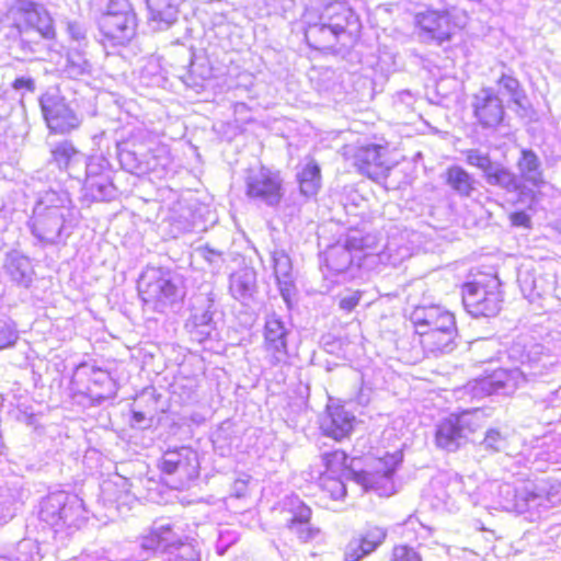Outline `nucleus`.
Here are the masks:
<instances>
[{"mask_svg": "<svg viewBox=\"0 0 561 561\" xmlns=\"http://www.w3.org/2000/svg\"><path fill=\"white\" fill-rule=\"evenodd\" d=\"M356 425L357 419L352 411L343 404L331 403L325 408L319 430L321 435L340 443L352 436Z\"/></svg>", "mask_w": 561, "mask_h": 561, "instance_id": "10", "label": "nucleus"}, {"mask_svg": "<svg viewBox=\"0 0 561 561\" xmlns=\"http://www.w3.org/2000/svg\"><path fill=\"white\" fill-rule=\"evenodd\" d=\"M139 542L142 550L150 552H165L183 545L181 536L171 525L151 527L140 536Z\"/></svg>", "mask_w": 561, "mask_h": 561, "instance_id": "17", "label": "nucleus"}, {"mask_svg": "<svg viewBox=\"0 0 561 561\" xmlns=\"http://www.w3.org/2000/svg\"><path fill=\"white\" fill-rule=\"evenodd\" d=\"M287 331L278 318H270L264 325V346L266 351L278 358L287 353Z\"/></svg>", "mask_w": 561, "mask_h": 561, "instance_id": "19", "label": "nucleus"}, {"mask_svg": "<svg viewBox=\"0 0 561 561\" xmlns=\"http://www.w3.org/2000/svg\"><path fill=\"white\" fill-rule=\"evenodd\" d=\"M388 561H423V559L414 548L408 545H396L389 553Z\"/></svg>", "mask_w": 561, "mask_h": 561, "instance_id": "31", "label": "nucleus"}, {"mask_svg": "<svg viewBox=\"0 0 561 561\" xmlns=\"http://www.w3.org/2000/svg\"><path fill=\"white\" fill-rule=\"evenodd\" d=\"M387 529L378 524H367L359 536L345 547V561H359L376 551L387 539Z\"/></svg>", "mask_w": 561, "mask_h": 561, "instance_id": "12", "label": "nucleus"}, {"mask_svg": "<svg viewBox=\"0 0 561 561\" xmlns=\"http://www.w3.org/2000/svg\"><path fill=\"white\" fill-rule=\"evenodd\" d=\"M484 427V415L477 410H463L442 419L435 428L434 443L439 449L455 451L462 443Z\"/></svg>", "mask_w": 561, "mask_h": 561, "instance_id": "3", "label": "nucleus"}, {"mask_svg": "<svg viewBox=\"0 0 561 561\" xmlns=\"http://www.w3.org/2000/svg\"><path fill=\"white\" fill-rule=\"evenodd\" d=\"M466 162L480 170L481 172L489 169V164L493 161L492 158L478 149H469L465 152Z\"/></svg>", "mask_w": 561, "mask_h": 561, "instance_id": "34", "label": "nucleus"}, {"mask_svg": "<svg viewBox=\"0 0 561 561\" xmlns=\"http://www.w3.org/2000/svg\"><path fill=\"white\" fill-rule=\"evenodd\" d=\"M36 234H38L39 237H43L44 234L46 233H49L50 231H34Z\"/></svg>", "mask_w": 561, "mask_h": 561, "instance_id": "41", "label": "nucleus"}, {"mask_svg": "<svg viewBox=\"0 0 561 561\" xmlns=\"http://www.w3.org/2000/svg\"><path fill=\"white\" fill-rule=\"evenodd\" d=\"M493 434H496L497 435V432L496 431H492ZM491 434V432L488 434V436Z\"/></svg>", "mask_w": 561, "mask_h": 561, "instance_id": "42", "label": "nucleus"}, {"mask_svg": "<svg viewBox=\"0 0 561 561\" xmlns=\"http://www.w3.org/2000/svg\"><path fill=\"white\" fill-rule=\"evenodd\" d=\"M47 217H48V214H47V213L39 214L38 222H39L41 225H44V224H45V220L47 219Z\"/></svg>", "mask_w": 561, "mask_h": 561, "instance_id": "40", "label": "nucleus"}, {"mask_svg": "<svg viewBox=\"0 0 561 561\" xmlns=\"http://www.w3.org/2000/svg\"><path fill=\"white\" fill-rule=\"evenodd\" d=\"M322 462L324 466L322 473L334 474L355 481V473H358V470L352 468L350 457L344 450L336 449L323 454Z\"/></svg>", "mask_w": 561, "mask_h": 561, "instance_id": "21", "label": "nucleus"}, {"mask_svg": "<svg viewBox=\"0 0 561 561\" xmlns=\"http://www.w3.org/2000/svg\"><path fill=\"white\" fill-rule=\"evenodd\" d=\"M352 163L362 176L376 183L388 179L396 164L390 158L389 141L385 139L356 147Z\"/></svg>", "mask_w": 561, "mask_h": 561, "instance_id": "6", "label": "nucleus"}, {"mask_svg": "<svg viewBox=\"0 0 561 561\" xmlns=\"http://www.w3.org/2000/svg\"><path fill=\"white\" fill-rule=\"evenodd\" d=\"M54 226L59 229L64 222V216L61 214L54 216Z\"/></svg>", "mask_w": 561, "mask_h": 561, "instance_id": "39", "label": "nucleus"}, {"mask_svg": "<svg viewBox=\"0 0 561 561\" xmlns=\"http://www.w3.org/2000/svg\"><path fill=\"white\" fill-rule=\"evenodd\" d=\"M520 175L538 185L543 182L538 156L529 149H523L517 161Z\"/></svg>", "mask_w": 561, "mask_h": 561, "instance_id": "26", "label": "nucleus"}, {"mask_svg": "<svg viewBox=\"0 0 561 561\" xmlns=\"http://www.w3.org/2000/svg\"><path fill=\"white\" fill-rule=\"evenodd\" d=\"M510 221L514 227L530 228L531 226V219L524 210L512 213L510 215Z\"/></svg>", "mask_w": 561, "mask_h": 561, "instance_id": "36", "label": "nucleus"}, {"mask_svg": "<svg viewBox=\"0 0 561 561\" xmlns=\"http://www.w3.org/2000/svg\"><path fill=\"white\" fill-rule=\"evenodd\" d=\"M325 24L334 37L342 34L358 32L362 28L359 15L345 1L335 0L328 3L323 10Z\"/></svg>", "mask_w": 561, "mask_h": 561, "instance_id": "13", "label": "nucleus"}, {"mask_svg": "<svg viewBox=\"0 0 561 561\" xmlns=\"http://www.w3.org/2000/svg\"><path fill=\"white\" fill-rule=\"evenodd\" d=\"M416 26L427 39L443 43L449 41L458 28L454 16L447 10H426L416 14Z\"/></svg>", "mask_w": 561, "mask_h": 561, "instance_id": "11", "label": "nucleus"}, {"mask_svg": "<svg viewBox=\"0 0 561 561\" xmlns=\"http://www.w3.org/2000/svg\"><path fill=\"white\" fill-rule=\"evenodd\" d=\"M501 91L506 92L512 101L522 106V100L524 99L523 90L519 81L508 75H502L496 81Z\"/></svg>", "mask_w": 561, "mask_h": 561, "instance_id": "30", "label": "nucleus"}, {"mask_svg": "<svg viewBox=\"0 0 561 561\" xmlns=\"http://www.w3.org/2000/svg\"><path fill=\"white\" fill-rule=\"evenodd\" d=\"M12 88L14 90L33 92L35 90V82L32 78L19 77L13 80Z\"/></svg>", "mask_w": 561, "mask_h": 561, "instance_id": "37", "label": "nucleus"}, {"mask_svg": "<svg viewBox=\"0 0 561 561\" xmlns=\"http://www.w3.org/2000/svg\"><path fill=\"white\" fill-rule=\"evenodd\" d=\"M183 0H146L151 20L173 23L178 19Z\"/></svg>", "mask_w": 561, "mask_h": 561, "instance_id": "24", "label": "nucleus"}, {"mask_svg": "<svg viewBox=\"0 0 561 561\" xmlns=\"http://www.w3.org/2000/svg\"><path fill=\"white\" fill-rule=\"evenodd\" d=\"M362 298L363 293L360 290H353L348 295L339 298V308L346 313H351L357 308Z\"/></svg>", "mask_w": 561, "mask_h": 561, "instance_id": "35", "label": "nucleus"}, {"mask_svg": "<svg viewBox=\"0 0 561 561\" xmlns=\"http://www.w3.org/2000/svg\"><path fill=\"white\" fill-rule=\"evenodd\" d=\"M5 270L12 279L22 282L30 277L32 267L30 261L25 256H12L8 260Z\"/></svg>", "mask_w": 561, "mask_h": 561, "instance_id": "29", "label": "nucleus"}, {"mask_svg": "<svg viewBox=\"0 0 561 561\" xmlns=\"http://www.w3.org/2000/svg\"><path fill=\"white\" fill-rule=\"evenodd\" d=\"M483 176L490 185L507 187L515 182V175L512 171L501 163L492 161L489 169L482 171Z\"/></svg>", "mask_w": 561, "mask_h": 561, "instance_id": "27", "label": "nucleus"}, {"mask_svg": "<svg viewBox=\"0 0 561 561\" xmlns=\"http://www.w3.org/2000/svg\"><path fill=\"white\" fill-rule=\"evenodd\" d=\"M138 295L144 304L156 310L172 305L179 297L178 286L162 267H148L139 276Z\"/></svg>", "mask_w": 561, "mask_h": 561, "instance_id": "7", "label": "nucleus"}, {"mask_svg": "<svg viewBox=\"0 0 561 561\" xmlns=\"http://www.w3.org/2000/svg\"><path fill=\"white\" fill-rule=\"evenodd\" d=\"M50 163L59 171H68L76 164L80 157V150L71 140L65 139L49 148Z\"/></svg>", "mask_w": 561, "mask_h": 561, "instance_id": "22", "label": "nucleus"}, {"mask_svg": "<svg viewBox=\"0 0 561 561\" xmlns=\"http://www.w3.org/2000/svg\"><path fill=\"white\" fill-rule=\"evenodd\" d=\"M461 302L473 318H490L499 314L503 304L502 282L496 273L477 268L470 278L460 285Z\"/></svg>", "mask_w": 561, "mask_h": 561, "instance_id": "2", "label": "nucleus"}, {"mask_svg": "<svg viewBox=\"0 0 561 561\" xmlns=\"http://www.w3.org/2000/svg\"><path fill=\"white\" fill-rule=\"evenodd\" d=\"M473 115L482 128H496L503 123L505 112L501 99L488 90L485 95L476 98Z\"/></svg>", "mask_w": 561, "mask_h": 561, "instance_id": "15", "label": "nucleus"}, {"mask_svg": "<svg viewBox=\"0 0 561 561\" xmlns=\"http://www.w3.org/2000/svg\"><path fill=\"white\" fill-rule=\"evenodd\" d=\"M112 1L100 21L102 43L110 47H122L129 44L136 35L137 18L128 2L121 9Z\"/></svg>", "mask_w": 561, "mask_h": 561, "instance_id": "5", "label": "nucleus"}, {"mask_svg": "<svg viewBox=\"0 0 561 561\" xmlns=\"http://www.w3.org/2000/svg\"><path fill=\"white\" fill-rule=\"evenodd\" d=\"M443 179L444 183L460 197H470L476 191L473 175L461 165L453 164L447 167Z\"/></svg>", "mask_w": 561, "mask_h": 561, "instance_id": "18", "label": "nucleus"}, {"mask_svg": "<svg viewBox=\"0 0 561 561\" xmlns=\"http://www.w3.org/2000/svg\"><path fill=\"white\" fill-rule=\"evenodd\" d=\"M414 341L424 354L448 353L457 345L456 317L439 306H419L410 316Z\"/></svg>", "mask_w": 561, "mask_h": 561, "instance_id": "1", "label": "nucleus"}, {"mask_svg": "<svg viewBox=\"0 0 561 561\" xmlns=\"http://www.w3.org/2000/svg\"><path fill=\"white\" fill-rule=\"evenodd\" d=\"M245 195L268 206L279 205L284 198L280 172L263 164L250 169L245 179Z\"/></svg>", "mask_w": 561, "mask_h": 561, "instance_id": "8", "label": "nucleus"}, {"mask_svg": "<svg viewBox=\"0 0 561 561\" xmlns=\"http://www.w3.org/2000/svg\"><path fill=\"white\" fill-rule=\"evenodd\" d=\"M330 28L325 24L309 25L305 32V41L307 45L316 50L328 51L335 46V41Z\"/></svg>", "mask_w": 561, "mask_h": 561, "instance_id": "23", "label": "nucleus"}, {"mask_svg": "<svg viewBox=\"0 0 561 561\" xmlns=\"http://www.w3.org/2000/svg\"><path fill=\"white\" fill-rule=\"evenodd\" d=\"M321 168L314 159H309L297 172L296 181L301 195L314 197L321 188Z\"/></svg>", "mask_w": 561, "mask_h": 561, "instance_id": "20", "label": "nucleus"}, {"mask_svg": "<svg viewBox=\"0 0 561 561\" xmlns=\"http://www.w3.org/2000/svg\"><path fill=\"white\" fill-rule=\"evenodd\" d=\"M198 459L196 451L191 447L169 449L159 462V469L165 474L184 472L187 476L197 472Z\"/></svg>", "mask_w": 561, "mask_h": 561, "instance_id": "16", "label": "nucleus"}, {"mask_svg": "<svg viewBox=\"0 0 561 561\" xmlns=\"http://www.w3.org/2000/svg\"><path fill=\"white\" fill-rule=\"evenodd\" d=\"M403 462V450L392 447L378 451L368 470H358L355 482L365 490H373L382 496L394 493V474Z\"/></svg>", "mask_w": 561, "mask_h": 561, "instance_id": "4", "label": "nucleus"}, {"mask_svg": "<svg viewBox=\"0 0 561 561\" xmlns=\"http://www.w3.org/2000/svg\"><path fill=\"white\" fill-rule=\"evenodd\" d=\"M344 479L334 474L321 473L319 478L320 488L328 497L332 500L342 499L346 494Z\"/></svg>", "mask_w": 561, "mask_h": 561, "instance_id": "28", "label": "nucleus"}, {"mask_svg": "<svg viewBox=\"0 0 561 561\" xmlns=\"http://www.w3.org/2000/svg\"><path fill=\"white\" fill-rule=\"evenodd\" d=\"M291 530L295 531L298 541L304 545H314L321 539L320 528L310 525V523Z\"/></svg>", "mask_w": 561, "mask_h": 561, "instance_id": "33", "label": "nucleus"}, {"mask_svg": "<svg viewBox=\"0 0 561 561\" xmlns=\"http://www.w3.org/2000/svg\"><path fill=\"white\" fill-rule=\"evenodd\" d=\"M19 339L14 323L0 319V350L13 346Z\"/></svg>", "mask_w": 561, "mask_h": 561, "instance_id": "32", "label": "nucleus"}, {"mask_svg": "<svg viewBox=\"0 0 561 561\" xmlns=\"http://www.w3.org/2000/svg\"><path fill=\"white\" fill-rule=\"evenodd\" d=\"M16 13L27 28L36 31L45 39H55L57 32L49 12L33 1H22Z\"/></svg>", "mask_w": 561, "mask_h": 561, "instance_id": "14", "label": "nucleus"}, {"mask_svg": "<svg viewBox=\"0 0 561 561\" xmlns=\"http://www.w3.org/2000/svg\"><path fill=\"white\" fill-rule=\"evenodd\" d=\"M146 419V415L144 412H140V411H133L131 412V415H130V421L134 423V424H139L141 422H144Z\"/></svg>", "mask_w": 561, "mask_h": 561, "instance_id": "38", "label": "nucleus"}, {"mask_svg": "<svg viewBox=\"0 0 561 561\" xmlns=\"http://www.w3.org/2000/svg\"><path fill=\"white\" fill-rule=\"evenodd\" d=\"M285 512L287 513V527L288 529L298 528L306 526L310 523L312 517V511L302 500L299 497L288 499Z\"/></svg>", "mask_w": 561, "mask_h": 561, "instance_id": "25", "label": "nucleus"}, {"mask_svg": "<svg viewBox=\"0 0 561 561\" xmlns=\"http://www.w3.org/2000/svg\"><path fill=\"white\" fill-rule=\"evenodd\" d=\"M39 105L49 135L65 136L80 128L82 121L65 98L46 95Z\"/></svg>", "mask_w": 561, "mask_h": 561, "instance_id": "9", "label": "nucleus"}]
</instances>
